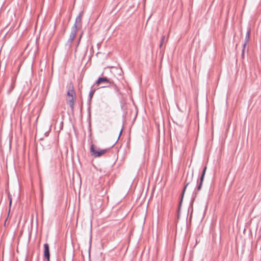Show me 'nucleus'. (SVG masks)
I'll use <instances>...</instances> for the list:
<instances>
[{
    "label": "nucleus",
    "instance_id": "obj_12",
    "mask_svg": "<svg viewBox=\"0 0 261 261\" xmlns=\"http://www.w3.org/2000/svg\"><path fill=\"white\" fill-rule=\"evenodd\" d=\"M189 182H188L186 185L185 186L184 189V190H183V192H182V195H181V200H180V203H179V206L180 207L181 204V203H182V198H183V197H184V193L185 192V190L187 187V186H188V185L189 184Z\"/></svg>",
    "mask_w": 261,
    "mask_h": 261
},
{
    "label": "nucleus",
    "instance_id": "obj_4",
    "mask_svg": "<svg viewBox=\"0 0 261 261\" xmlns=\"http://www.w3.org/2000/svg\"><path fill=\"white\" fill-rule=\"evenodd\" d=\"M206 170V167H205L203 168V170L202 171V174H201V175L200 176V181L199 182L198 186H197V190L198 191H200L201 189V187H202V185L203 181V180H204V176H205Z\"/></svg>",
    "mask_w": 261,
    "mask_h": 261
},
{
    "label": "nucleus",
    "instance_id": "obj_1",
    "mask_svg": "<svg viewBox=\"0 0 261 261\" xmlns=\"http://www.w3.org/2000/svg\"><path fill=\"white\" fill-rule=\"evenodd\" d=\"M90 151L92 152V155L96 158L99 157L105 154L106 151L107 149H101L99 151H97L95 149V146L93 144L91 145L90 147Z\"/></svg>",
    "mask_w": 261,
    "mask_h": 261
},
{
    "label": "nucleus",
    "instance_id": "obj_17",
    "mask_svg": "<svg viewBox=\"0 0 261 261\" xmlns=\"http://www.w3.org/2000/svg\"><path fill=\"white\" fill-rule=\"evenodd\" d=\"M49 258L50 257H49L48 258H45L46 259V261H49Z\"/></svg>",
    "mask_w": 261,
    "mask_h": 261
},
{
    "label": "nucleus",
    "instance_id": "obj_3",
    "mask_svg": "<svg viewBox=\"0 0 261 261\" xmlns=\"http://www.w3.org/2000/svg\"><path fill=\"white\" fill-rule=\"evenodd\" d=\"M101 83H108L111 85L113 84V82L107 77H100L96 81V84L99 86Z\"/></svg>",
    "mask_w": 261,
    "mask_h": 261
},
{
    "label": "nucleus",
    "instance_id": "obj_2",
    "mask_svg": "<svg viewBox=\"0 0 261 261\" xmlns=\"http://www.w3.org/2000/svg\"><path fill=\"white\" fill-rule=\"evenodd\" d=\"M250 33H251L250 29H248L247 31L246 32L245 38V41L243 44V48L242 51V56L243 58H244V56L245 48L246 46L247 45V43H248L249 39H250Z\"/></svg>",
    "mask_w": 261,
    "mask_h": 261
},
{
    "label": "nucleus",
    "instance_id": "obj_10",
    "mask_svg": "<svg viewBox=\"0 0 261 261\" xmlns=\"http://www.w3.org/2000/svg\"><path fill=\"white\" fill-rule=\"evenodd\" d=\"M77 29H76V25L72 26V27L71 28V32H70V35H69V38H71L72 39H74V38L76 36V33H77Z\"/></svg>",
    "mask_w": 261,
    "mask_h": 261
},
{
    "label": "nucleus",
    "instance_id": "obj_18",
    "mask_svg": "<svg viewBox=\"0 0 261 261\" xmlns=\"http://www.w3.org/2000/svg\"><path fill=\"white\" fill-rule=\"evenodd\" d=\"M110 86H102V87H109Z\"/></svg>",
    "mask_w": 261,
    "mask_h": 261
},
{
    "label": "nucleus",
    "instance_id": "obj_6",
    "mask_svg": "<svg viewBox=\"0 0 261 261\" xmlns=\"http://www.w3.org/2000/svg\"><path fill=\"white\" fill-rule=\"evenodd\" d=\"M44 256L45 258L50 257L49 247L47 243L44 244Z\"/></svg>",
    "mask_w": 261,
    "mask_h": 261
},
{
    "label": "nucleus",
    "instance_id": "obj_5",
    "mask_svg": "<svg viewBox=\"0 0 261 261\" xmlns=\"http://www.w3.org/2000/svg\"><path fill=\"white\" fill-rule=\"evenodd\" d=\"M75 97H68L66 99L67 103L69 106L72 111L74 110V104Z\"/></svg>",
    "mask_w": 261,
    "mask_h": 261
},
{
    "label": "nucleus",
    "instance_id": "obj_9",
    "mask_svg": "<svg viewBox=\"0 0 261 261\" xmlns=\"http://www.w3.org/2000/svg\"><path fill=\"white\" fill-rule=\"evenodd\" d=\"M77 29H76V25L72 26V27L71 28V32H70V35H69V38H71L72 39H74V38L76 36V33H77Z\"/></svg>",
    "mask_w": 261,
    "mask_h": 261
},
{
    "label": "nucleus",
    "instance_id": "obj_20",
    "mask_svg": "<svg viewBox=\"0 0 261 261\" xmlns=\"http://www.w3.org/2000/svg\"><path fill=\"white\" fill-rule=\"evenodd\" d=\"M90 261H91V260H90Z\"/></svg>",
    "mask_w": 261,
    "mask_h": 261
},
{
    "label": "nucleus",
    "instance_id": "obj_19",
    "mask_svg": "<svg viewBox=\"0 0 261 261\" xmlns=\"http://www.w3.org/2000/svg\"><path fill=\"white\" fill-rule=\"evenodd\" d=\"M193 176V172H192V176Z\"/></svg>",
    "mask_w": 261,
    "mask_h": 261
},
{
    "label": "nucleus",
    "instance_id": "obj_7",
    "mask_svg": "<svg viewBox=\"0 0 261 261\" xmlns=\"http://www.w3.org/2000/svg\"><path fill=\"white\" fill-rule=\"evenodd\" d=\"M83 12L80 13L79 15L76 17L75 22L73 26L76 25V29H77V26L81 24L82 16L83 15Z\"/></svg>",
    "mask_w": 261,
    "mask_h": 261
},
{
    "label": "nucleus",
    "instance_id": "obj_8",
    "mask_svg": "<svg viewBox=\"0 0 261 261\" xmlns=\"http://www.w3.org/2000/svg\"><path fill=\"white\" fill-rule=\"evenodd\" d=\"M67 95L68 97H76L75 93L72 85H70L69 86V89L67 92Z\"/></svg>",
    "mask_w": 261,
    "mask_h": 261
},
{
    "label": "nucleus",
    "instance_id": "obj_13",
    "mask_svg": "<svg viewBox=\"0 0 261 261\" xmlns=\"http://www.w3.org/2000/svg\"><path fill=\"white\" fill-rule=\"evenodd\" d=\"M74 39H72L71 38H68V40L66 44V45L68 46V47H70L72 42Z\"/></svg>",
    "mask_w": 261,
    "mask_h": 261
},
{
    "label": "nucleus",
    "instance_id": "obj_14",
    "mask_svg": "<svg viewBox=\"0 0 261 261\" xmlns=\"http://www.w3.org/2000/svg\"><path fill=\"white\" fill-rule=\"evenodd\" d=\"M165 39V35H163L162 36L161 40V42H160V48H162Z\"/></svg>",
    "mask_w": 261,
    "mask_h": 261
},
{
    "label": "nucleus",
    "instance_id": "obj_11",
    "mask_svg": "<svg viewBox=\"0 0 261 261\" xmlns=\"http://www.w3.org/2000/svg\"><path fill=\"white\" fill-rule=\"evenodd\" d=\"M95 89H92V87H91V90L89 93V101H90L94 93H95Z\"/></svg>",
    "mask_w": 261,
    "mask_h": 261
},
{
    "label": "nucleus",
    "instance_id": "obj_15",
    "mask_svg": "<svg viewBox=\"0 0 261 261\" xmlns=\"http://www.w3.org/2000/svg\"><path fill=\"white\" fill-rule=\"evenodd\" d=\"M122 129H123V128H121V130H120V133H119V136H118V138H117V139L116 141H115V143H117V142L118 141V139H119V137H120V135H121V133H122Z\"/></svg>",
    "mask_w": 261,
    "mask_h": 261
},
{
    "label": "nucleus",
    "instance_id": "obj_16",
    "mask_svg": "<svg viewBox=\"0 0 261 261\" xmlns=\"http://www.w3.org/2000/svg\"><path fill=\"white\" fill-rule=\"evenodd\" d=\"M11 202H12V199H11V198H10V205H11Z\"/></svg>",
    "mask_w": 261,
    "mask_h": 261
}]
</instances>
